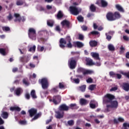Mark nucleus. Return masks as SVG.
Instances as JSON below:
<instances>
[{
  "mask_svg": "<svg viewBox=\"0 0 129 129\" xmlns=\"http://www.w3.org/2000/svg\"><path fill=\"white\" fill-rule=\"evenodd\" d=\"M71 42H72L71 37L70 36H67L66 38H61L60 39L59 46L61 49H64L65 47L71 49L73 47ZM65 45H67V46H65Z\"/></svg>",
  "mask_w": 129,
  "mask_h": 129,
  "instance_id": "f257e3e1",
  "label": "nucleus"
},
{
  "mask_svg": "<svg viewBox=\"0 0 129 129\" xmlns=\"http://www.w3.org/2000/svg\"><path fill=\"white\" fill-rule=\"evenodd\" d=\"M70 13L74 16H78L79 14L81 13L82 10L76 6H71L69 8Z\"/></svg>",
  "mask_w": 129,
  "mask_h": 129,
  "instance_id": "f03ea898",
  "label": "nucleus"
},
{
  "mask_svg": "<svg viewBox=\"0 0 129 129\" xmlns=\"http://www.w3.org/2000/svg\"><path fill=\"white\" fill-rule=\"evenodd\" d=\"M77 64V60H76V57H71L68 61V65L70 69H75Z\"/></svg>",
  "mask_w": 129,
  "mask_h": 129,
  "instance_id": "7ed1b4c3",
  "label": "nucleus"
},
{
  "mask_svg": "<svg viewBox=\"0 0 129 129\" xmlns=\"http://www.w3.org/2000/svg\"><path fill=\"white\" fill-rule=\"evenodd\" d=\"M115 96H114V95L107 94L103 98V102H105V103H109L112 102L113 99H115Z\"/></svg>",
  "mask_w": 129,
  "mask_h": 129,
  "instance_id": "20e7f679",
  "label": "nucleus"
},
{
  "mask_svg": "<svg viewBox=\"0 0 129 129\" xmlns=\"http://www.w3.org/2000/svg\"><path fill=\"white\" fill-rule=\"evenodd\" d=\"M37 36V33L36 30L33 28H30L28 30V36L32 40H36V37Z\"/></svg>",
  "mask_w": 129,
  "mask_h": 129,
  "instance_id": "39448f33",
  "label": "nucleus"
},
{
  "mask_svg": "<svg viewBox=\"0 0 129 129\" xmlns=\"http://www.w3.org/2000/svg\"><path fill=\"white\" fill-rule=\"evenodd\" d=\"M40 83L41 84L42 88L43 89H48L49 87V82L46 78H43L39 80Z\"/></svg>",
  "mask_w": 129,
  "mask_h": 129,
  "instance_id": "423d86ee",
  "label": "nucleus"
},
{
  "mask_svg": "<svg viewBox=\"0 0 129 129\" xmlns=\"http://www.w3.org/2000/svg\"><path fill=\"white\" fill-rule=\"evenodd\" d=\"M14 17L16 18V19L14 20L15 23H17V22L21 23V21L23 22L26 21V18H25V17H21V15L18 13H15Z\"/></svg>",
  "mask_w": 129,
  "mask_h": 129,
  "instance_id": "0eeeda50",
  "label": "nucleus"
},
{
  "mask_svg": "<svg viewBox=\"0 0 129 129\" xmlns=\"http://www.w3.org/2000/svg\"><path fill=\"white\" fill-rule=\"evenodd\" d=\"M78 73H83V75H88V74H92V71L85 70L82 68H79L77 70Z\"/></svg>",
  "mask_w": 129,
  "mask_h": 129,
  "instance_id": "6e6552de",
  "label": "nucleus"
},
{
  "mask_svg": "<svg viewBox=\"0 0 129 129\" xmlns=\"http://www.w3.org/2000/svg\"><path fill=\"white\" fill-rule=\"evenodd\" d=\"M110 104H108L107 107H110V108H113V109H117L118 107V102L116 100L112 101Z\"/></svg>",
  "mask_w": 129,
  "mask_h": 129,
  "instance_id": "1a4fd4ad",
  "label": "nucleus"
},
{
  "mask_svg": "<svg viewBox=\"0 0 129 129\" xmlns=\"http://www.w3.org/2000/svg\"><path fill=\"white\" fill-rule=\"evenodd\" d=\"M60 24L62 28H65L66 27V28H67V29H70L71 27H72V25H71L70 21L67 20H63Z\"/></svg>",
  "mask_w": 129,
  "mask_h": 129,
  "instance_id": "9d476101",
  "label": "nucleus"
},
{
  "mask_svg": "<svg viewBox=\"0 0 129 129\" xmlns=\"http://www.w3.org/2000/svg\"><path fill=\"white\" fill-rule=\"evenodd\" d=\"M96 5L98 6H101L102 8H106L108 6V3L105 0H98L96 3Z\"/></svg>",
  "mask_w": 129,
  "mask_h": 129,
  "instance_id": "9b49d317",
  "label": "nucleus"
},
{
  "mask_svg": "<svg viewBox=\"0 0 129 129\" xmlns=\"http://www.w3.org/2000/svg\"><path fill=\"white\" fill-rule=\"evenodd\" d=\"M61 101V97L59 95L53 96L52 97V102L55 105L59 104Z\"/></svg>",
  "mask_w": 129,
  "mask_h": 129,
  "instance_id": "f8f14e48",
  "label": "nucleus"
},
{
  "mask_svg": "<svg viewBox=\"0 0 129 129\" xmlns=\"http://www.w3.org/2000/svg\"><path fill=\"white\" fill-rule=\"evenodd\" d=\"M106 18L107 20L110 22H113V21H115L114 15L112 12H108L106 15Z\"/></svg>",
  "mask_w": 129,
  "mask_h": 129,
  "instance_id": "ddd939ff",
  "label": "nucleus"
},
{
  "mask_svg": "<svg viewBox=\"0 0 129 129\" xmlns=\"http://www.w3.org/2000/svg\"><path fill=\"white\" fill-rule=\"evenodd\" d=\"M19 60L22 63H28L30 59L29 58V56L23 55V56H21L20 57Z\"/></svg>",
  "mask_w": 129,
  "mask_h": 129,
  "instance_id": "4468645a",
  "label": "nucleus"
},
{
  "mask_svg": "<svg viewBox=\"0 0 129 129\" xmlns=\"http://www.w3.org/2000/svg\"><path fill=\"white\" fill-rule=\"evenodd\" d=\"M58 109L60 111H68L69 110V107L65 104H62L59 106Z\"/></svg>",
  "mask_w": 129,
  "mask_h": 129,
  "instance_id": "2eb2a0df",
  "label": "nucleus"
},
{
  "mask_svg": "<svg viewBox=\"0 0 129 129\" xmlns=\"http://www.w3.org/2000/svg\"><path fill=\"white\" fill-rule=\"evenodd\" d=\"M56 115H55L56 118H62L64 116V111L58 110L56 112Z\"/></svg>",
  "mask_w": 129,
  "mask_h": 129,
  "instance_id": "dca6fc26",
  "label": "nucleus"
},
{
  "mask_svg": "<svg viewBox=\"0 0 129 129\" xmlns=\"http://www.w3.org/2000/svg\"><path fill=\"white\" fill-rule=\"evenodd\" d=\"M109 74L110 76H111V77H114V78L117 77L118 79H120V78H121V75L119 74H115L113 72H110Z\"/></svg>",
  "mask_w": 129,
  "mask_h": 129,
  "instance_id": "f3484780",
  "label": "nucleus"
},
{
  "mask_svg": "<svg viewBox=\"0 0 129 129\" xmlns=\"http://www.w3.org/2000/svg\"><path fill=\"white\" fill-rule=\"evenodd\" d=\"M30 117H33L34 115L37 114V109L31 108L28 111Z\"/></svg>",
  "mask_w": 129,
  "mask_h": 129,
  "instance_id": "a211bd4d",
  "label": "nucleus"
},
{
  "mask_svg": "<svg viewBox=\"0 0 129 129\" xmlns=\"http://www.w3.org/2000/svg\"><path fill=\"white\" fill-rule=\"evenodd\" d=\"M121 87L125 91H129V83H123Z\"/></svg>",
  "mask_w": 129,
  "mask_h": 129,
  "instance_id": "6ab92c4d",
  "label": "nucleus"
},
{
  "mask_svg": "<svg viewBox=\"0 0 129 129\" xmlns=\"http://www.w3.org/2000/svg\"><path fill=\"white\" fill-rule=\"evenodd\" d=\"M1 115L2 118H4V119H7L9 117V113L3 111H2Z\"/></svg>",
  "mask_w": 129,
  "mask_h": 129,
  "instance_id": "aec40b11",
  "label": "nucleus"
},
{
  "mask_svg": "<svg viewBox=\"0 0 129 129\" xmlns=\"http://www.w3.org/2000/svg\"><path fill=\"white\" fill-rule=\"evenodd\" d=\"M74 44V47L77 46L78 48H82V47L84 46V44H83V43L80 41L75 42Z\"/></svg>",
  "mask_w": 129,
  "mask_h": 129,
  "instance_id": "412c9836",
  "label": "nucleus"
},
{
  "mask_svg": "<svg viewBox=\"0 0 129 129\" xmlns=\"http://www.w3.org/2000/svg\"><path fill=\"white\" fill-rule=\"evenodd\" d=\"M115 8L116 9L117 11H118V12H120V13H124V10L120 5H116Z\"/></svg>",
  "mask_w": 129,
  "mask_h": 129,
  "instance_id": "4be33fe9",
  "label": "nucleus"
},
{
  "mask_svg": "<svg viewBox=\"0 0 129 129\" xmlns=\"http://www.w3.org/2000/svg\"><path fill=\"white\" fill-rule=\"evenodd\" d=\"M91 56L93 57V58H94L96 60H100V58H99V54L96 52H91Z\"/></svg>",
  "mask_w": 129,
  "mask_h": 129,
  "instance_id": "5701e85b",
  "label": "nucleus"
},
{
  "mask_svg": "<svg viewBox=\"0 0 129 129\" xmlns=\"http://www.w3.org/2000/svg\"><path fill=\"white\" fill-rule=\"evenodd\" d=\"M23 91V89L21 87H19L16 89L15 90V93L18 96H19V95H21V92Z\"/></svg>",
  "mask_w": 129,
  "mask_h": 129,
  "instance_id": "b1692460",
  "label": "nucleus"
},
{
  "mask_svg": "<svg viewBox=\"0 0 129 129\" xmlns=\"http://www.w3.org/2000/svg\"><path fill=\"white\" fill-rule=\"evenodd\" d=\"M86 61L87 62V64L89 66H92L94 63H93V60L90 58H87L86 59Z\"/></svg>",
  "mask_w": 129,
  "mask_h": 129,
  "instance_id": "393cba45",
  "label": "nucleus"
},
{
  "mask_svg": "<svg viewBox=\"0 0 129 129\" xmlns=\"http://www.w3.org/2000/svg\"><path fill=\"white\" fill-rule=\"evenodd\" d=\"M114 15V19H115V20H118V19H120V14L119 13V12H115L113 13Z\"/></svg>",
  "mask_w": 129,
  "mask_h": 129,
  "instance_id": "a878e982",
  "label": "nucleus"
},
{
  "mask_svg": "<svg viewBox=\"0 0 129 129\" xmlns=\"http://www.w3.org/2000/svg\"><path fill=\"white\" fill-rule=\"evenodd\" d=\"M21 77L20 76H17L15 77V80L14 81L13 83L14 84H20V82L21 81Z\"/></svg>",
  "mask_w": 129,
  "mask_h": 129,
  "instance_id": "bb28decb",
  "label": "nucleus"
},
{
  "mask_svg": "<svg viewBox=\"0 0 129 129\" xmlns=\"http://www.w3.org/2000/svg\"><path fill=\"white\" fill-rule=\"evenodd\" d=\"M89 44L91 47H96L97 46V41L92 40L89 42Z\"/></svg>",
  "mask_w": 129,
  "mask_h": 129,
  "instance_id": "cd10ccee",
  "label": "nucleus"
},
{
  "mask_svg": "<svg viewBox=\"0 0 129 129\" xmlns=\"http://www.w3.org/2000/svg\"><path fill=\"white\" fill-rule=\"evenodd\" d=\"M23 84L26 86H29L30 83H29V79L27 78H24L22 80Z\"/></svg>",
  "mask_w": 129,
  "mask_h": 129,
  "instance_id": "c85d7f7f",
  "label": "nucleus"
},
{
  "mask_svg": "<svg viewBox=\"0 0 129 129\" xmlns=\"http://www.w3.org/2000/svg\"><path fill=\"white\" fill-rule=\"evenodd\" d=\"M80 103L81 105H86L87 104V100L85 99L82 98L80 100Z\"/></svg>",
  "mask_w": 129,
  "mask_h": 129,
  "instance_id": "c756f323",
  "label": "nucleus"
},
{
  "mask_svg": "<svg viewBox=\"0 0 129 129\" xmlns=\"http://www.w3.org/2000/svg\"><path fill=\"white\" fill-rule=\"evenodd\" d=\"M47 25L48 27H53L54 26V21L51 20H47Z\"/></svg>",
  "mask_w": 129,
  "mask_h": 129,
  "instance_id": "7c9ffc66",
  "label": "nucleus"
},
{
  "mask_svg": "<svg viewBox=\"0 0 129 129\" xmlns=\"http://www.w3.org/2000/svg\"><path fill=\"white\" fill-rule=\"evenodd\" d=\"M95 102V101L92 100L90 103V107H91V108H92L93 109H94V108H96V105H95V104H94Z\"/></svg>",
  "mask_w": 129,
  "mask_h": 129,
  "instance_id": "2f4dec72",
  "label": "nucleus"
},
{
  "mask_svg": "<svg viewBox=\"0 0 129 129\" xmlns=\"http://www.w3.org/2000/svg\"><path fill=\"white\" fill-rule=\"evenodd\" d=\"M57 88H58V87H56L55 88H52L50 91L51 93H52V94H54L55 93H58V92H59V90L57 89Z\"/></svg>",
  "mask_w": 129,
  "mask_h": 129,
  "instance_id": "473e14b6",
  "label": "nucleus"
},
{
  "mask_svg": "<svg viewBox=\"0 0 129 129\" xmlns=\"http://www.w3.org/2000/svg\"><path fill=\"white\" fill-rule=\"evenodd\" d=\"M30 95L32 98L36 99L37 98V96L36 95V91L35 90H32L30 93Z\"/></svg>",
  "mask_w": 129,
  "mask_h": 129,
  "instance_id": "72a5a7b5",
  "label": "nucleus"
},
{
  "mask_svg": "<svg viewBox=\"0 0 129 129\" xmlns=\"http://www.w3.org/2000/svg\"><path fill=\"white\" fill-rule=\"evenodd\" d=\"M77 19L78 21L79 22H80L81 23H83V22H84V17H82V16L81 15H79V16H78Z\"/></svg>",
  "mask_w": 129,
  "mask_h": 129,
  "instance_id": "f704fd0d",
  "label": "nucleus"
},
{
  "mask_svg": "<svg viewBox=\"0 0 129 129\" xmlns=\"http://www.w3.org/2000/svg\"><path fill=\"white\" fill-rule=\"evenodd\" d=\"M63 16L64 15H63L62 11H58L56 17L58 19H62V18H63Z\"/></svg>",
  "mask_w": 129,
  "mask_h": 129,
  "instance_id": "c9c22d12",
  "label": "nucleus"
},
{
  "mask_svg": "<svg viewBox=\"0 0 129 129\" xmlns=\"http://www.w3.org/2000/svg\"><path fill=\"white\" fill-rule=\"evenodd\" d=\"M90 10L91 12L94 13V12H95L96 11V7H95V6H94V5L92 4L90 6Z\"/></svg>",
  "mask_w": 129,
  "mask_h": 129,
  "instance_id": "e433bc0d",
  "label": "nucleus"
},
{
  "mask_svg": "<svg viewBox=\"0 0 129 129\" xmlns=\"http://www.w3.org/2000/svg\"><path fill=\"white\" fill-rule=\"evenodd\" d=\"M108 49L109 50V51H115V48L112 44H109L108 45Z\"/></svg>",
  "mask_w": 129,
  "mask_h": 129,
  "instance_id": "4c0bfd02",
  "label": "nucleus"
},
{
  "mask_svg": "<svg viewBox=\"0 0 129 129\" xmlns=\"http://www.w3.org/2000/svg\"><path fill=\"white\" fill-rule=\"evenodd\" d=\"M80 90L82 91V92H85L86 89V86L85 85L81 86L80 87Z\"/></svg>",
  "mask_w": 129,
  "mask_h": 129,
  "instance_id": "58836bf2",
  "label": "nucleus"
},
{
  "mask_svg": "<svg viewBox=\"0 0 129 129\" xmlns=\"http://www.w3.org/2000/svg\"><path fill=\"white\" fill-rule=\"evenodd\" d=\"M95 88H96V85H94V84L91 85L89 87V89L91 91H93V90H94Z\"/></svg>",
  "mask_w": 129,
  "mask_h": 129,
  "instance_id": "ea45409f",
  "label": "nucleus"
},
{
  "mask_svg": "<svg viewBox=\"0 0 129 129\" xmlns=\"http://www.w3.org/2000/svg\"><path fill=\"white\" fill-rule=\"evenodd\" d=\"M7 19L8 21H9V22H11V21L14 19V17H13V15H12L11 13H9V15L7 16Z\"/></svg>",
  "mask_w": 129,
  "mask_h": 129,
  "instance_id": "a19ab883",
  "label": "nucleus"
},
{
  "mask_svg": "<svg viewBox=\"0 0 129 129\" xmlns=\"http://www.w3.org/2000/svg\"><path fill=\"white\" fill-rule=\"evenodd\" d=\"M99 34V32L98 31H92L90 33H89V36H90L91 35H92L93 36H96L97 35H98Z\"/></svg>",
  "mask_w": 129,
  "mask_h": 129,
  "instance_id": "79ce46f5",
  "label": "nucleus"
},
{
  "mask_svg": "<svg viewBox=\"0 0 129 129\" xmlns=\"http://www.w3.org/2000/svg\"><path fill=\"white\" fill-rule=\"evenodd\" d=\"M75 121L74 120H70L68 121V124L70 125V126H72V125H74Z\"/></svg>",
  "mask_w": 129,
  "mask_h": 129,
  "instance_id": "37998d69",
  "label": "nucleus"
},
{
  "mask_svg": "<svg viewBox=\"0 0 129 129\" xmlns=\"http://www.w3.org/2000/svg\"><path fill=\"white\" fill-rule=\"evenodd\" d=\"M44 49H45V48H44V46H41L40 45H38L37 46V50L39 52H43L44 51Z\"/></svg>",
  "mask_w": 129,
  "mask_h": 129,
  "instance_id": "c03bdc74",
  "label": "nucleus"
},
{
  "mask_svg": "<svg viewBox=\"0 0 129 129\" xmlns=\"http://www.w3.org/2000/svg\"><path fill=\"white\" fill-rule=\"evenodd\" d=\"M41 115L42 114H41V113H38V114L34 116L32 119H33V120H36V119H38V118H39V117H40V116H41Z\"/></svg>",
  "mask_w": 129,
  "mask_h": 129,
  "instance_id": "a18cd8bd",
  "label": "nucleus"
},
{
  "mask_svg": "<svg viewBox=\"0 0 129 129\" xmlns=\"http://www.w3.org/2000/svg\"><path fill=\"white\" fill-rule=\"evenodd\" d=\"M3 31H5L6 32H9L11 31V28L8 26H4L2 27Z\"/></svg>",
  "mask_w": 129,
  "mask_h": 129,
  "instance_id": "49530a36",
  "label": "nucleus"
},
{
  "mask_svg": "<svg viewBox=\"0 0 129 129\" xmlns=\"http://www.w3.org/2000/svg\"><path fill=\"white\" fill-rule=\"evenodd\" d=\"M0 54H2L3 56H6V49L0 48Z\"/></svg>",
  "mask_w": 129,
  "mask_h": 129,
  "instance_id": "de8ad7c7",
  "label": "nucleus"
},
{
  "mask_svg": "<svg viewBox=\"0 0 129 129\" xmlns=\"http://www.w3.org/2000/svg\"><path fill=\"white\" fill-rule=\"evenodd\" d=\"M17 6H23L24 5V2L22 0H19L16 2Z\"/></svg>",
  "mask_w": 129,
  "mask_h": 129,
  "instance_id": "09e8293b",
  "label": "nucleus"
},
{
  "mask_svg": "<svg viewBox=\"0 0 129 129\" xmlns=\"http://www.w3.org/2000/svg\"><path fill=\"white\" fill-rule=\"evenodd\" d=\"M58 87L60 89H63L65 88V86L64 85V83H59L58 85Z\"/></svg>",
  "mask_w": 129,
  "mask_h": 129,
  "instance_id": "8fccbe9b",
  "label": "nucleus"
},
{
  "mask_svg": "<svg viewBox=\"0 0 129 129\" xmlns=\"http://www.w3.org/2000/svg\"><path fill=\"white\" fill-rule=\"evenodd\" d=\"M32 51H33V52H35L36 51V45H33L32 47L29 48V51L32 52Z\"/></svg>",
  "mask_w": 129,
  "mask_h": 129,
  "instance_id": "3c124183",
  "label": "nucleus"
},
{
  "mask_svg": "<svg viewBox=\"0 0 129 129\" xmlns=\"http://www.w3.org/2000/svg\"><path fill=\"white\" fill-rule=\"evenodd\" d=\"M117 89H118L117 86H115L114 87H112L110 89V91H116V90H117Z\"/></svg>",
  "mask_w": 129,
  "mask_h": 129,
  "instance_id": "603ef678",
  "label": "nucleus"
},
{
  "mask_svg": "<svg viewBox=\"0 0 129 129\" xmlns=\"http://www.w3.org/2000/svg\"><path fill=\"white\" fill-rule=\"evenodd\" d=\"M87 83H92V82H93V80L91 78H89L87 80Z\"/></svg>",
  "mask_w": 129,
  "mask_h": 129,
  "instance_id": "864d4df0",
  "label": "nucleus"
},
{
  "mask_svg": "<svg viewBox=\"0 0 129 129\" xmlns=\"http://www.w3.org/2000/svg\"><path fill=\"white\" fill-rule=\"evenodd\" d=\"M83 31H87V29H88V27H87V26H85V25H83L81 27Z\"/></svg>",
  "mask_w": 129,
  "mask_h": 129,
  "instance_id": "5fc2aeb1",
  "label": "nucleus"
},
{
  "mask_svg": "<svg viewBox=\"0 0 129 129\" xmlns=\"http://www.w3.org/2000/svg\"><path fill=\"white\" fill-rule=\"evenodd\" d=\"M19 123L20 124H23V125L27 124V121L26 120H20L19 121Z\"/></svg>",
  "mask_w": 129,
  "mask_h": 129,
  "instance_id": "6e6d98bb",
  "label": "nucleus"
},
{
  "mask_svg": "<svg viewBox=\"0 0 129 129\" xmlns=\"http://www.w3.org/2000/svg\"><path fill=\"white\" fill-rule=\"evenodd\" d=\"M5 123V121L3 118H2V117L0 116V125H3Z\"/></svg>",
  "mask_w": 129,
  "mask_h": 129,
  "instance_id": "4d7b16f0",
  "label": "nucleus"
},
{
  "mask_svg": "<svg viewBox=\"0 0 129 129\" xmlns=\"http://www.w3.org/2000/svg\"><path fill=\"white\" fill-rule=\"evenodd\" d=\"M74 81L77 84H79V83H80V80H79V79H74Z\"/></svg>",
  "mask_w": 129,
  "mask_h": 129,
  "instance_id": "13d9d810",
  "label": "nucleus"
},
{
  "mask_svg": "<svg viewBox=\"0 0 129 129\" xmlns=\"http://www.w3.org/2000/svg\"><path fill=\"white\" fill-rule=\"evenodd\" d=\"M84 39V36L82 35V34H80L79 35V40H80L81 41H82Z\"/></svg>",
  "mask_w": 129,
  "mask_h": 129,
  "instance_id": "bf43d9fd",
  "label": "nucleus"
},
{
  "mask_svg": "<svg viewBox=\"0 0 129 129\" xmlns=\"http://www.w3.org/2000/svg\"><path fill=\"white\" fill-rule=\"evenodd\" d=\"M123 40H124V41H128L129 40V38L126 35L123 36Z\"/></svg>",
  "mask_w": 129,
  "mask_h": 129,
  "instance_id": "052dcab7",
  "label": "nucleus"
},
{
  "mask_svg": "<svg viewBox=\"0 0 129 129\" xmlns=\"http://www.w3.org/2000/svg\"><path fill=\"white\" fill-rule=\"evenodd\" d=\"M18 68H14L12 70V72H13V73H16V72H18Z\"/></svg>",
  "mask_w": 129,
  "mask_h": 129,
  "instance_id": "680f3d73",
  "label": "nucleus"
},
{
  "mask_svg": "<svg viewBox=\"0 0 129 129\" xmlns=\"http://www.w3.org/2000/svg\"><path fill=\"white\" fill-rule=\"evenodd\" d=\"M55 30L58 32H61V29H60V26H56L55 27Z\"/></svg>",
  "mask_w": 129,
  "mask_h": 129,
  "instance_id": "e2e57ef3",
  "label": "nucleus"
},
{
  "mask_svg": "<svg viewBox=\"0 0 129 129\" xmlns=\"http://www.w3.org/2000/svg\"><path fill=\"white\" fill-rule=\"evenodd\" d=\"M25 97L27 99H30V94L26 93L25 95Z\"/></svg>",
  "mask_w": 129,
  "mask_h": 129,
  "instance_id": "0e129e2a",
  "label": "nucleus"
},
{
  "mask_svg": "<svg viewBox=\"0 0 129 129\" xmlns=\"http://www.w3.org/2000/svg\"><path fill=\"white\" fill-rule=\"evenodd\" d=\"M106 39H107V40H108V41H110V40H111V36L107 35Z\"/></svg>",
  "mask_w": 129,
  "mask_h": 129,
  "instance_id": "69168bd1",
  "label": "nucleus"
},
{
  "mask_svg": "<svg viewBox=\"0 0 129 129\" xmlns=\"http://www.w3.org/2000/svg\"><path fill=\"white\" fill-rule=\"evenodd\" d=\"M123 75H124V76H126L127 78H128L129 79V73H124L123 74Z\"/></svg>",
  "mask_w": 129,
  "mask_h": 129,
  "instance_id": "338daca9",
  "label": "nucleus"
},
{
  "mask_svg": "<svg viewBox=\"0 0 129 129\" xmlns=\"http://www.w3.org/2000/svg\"><path fill=\"white\" fill-rule=\"evenodd\" d=\"M125 57L127 59H129V51L127 52L125 54Z\"/></svg>",
  "mask_w": 129,
  "mask_h": 129,
  "instance_id": "774afa93",
  "label": "nucleus"
}]
</instances>
